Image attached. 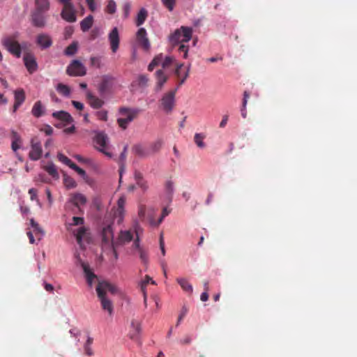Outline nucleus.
Wrapping results in <instances>:
<instances>
[{
	"instance_id": "obj_1",
	"label": "nucleus",
	"mask_w": 357,
	"mask_h": 357,
	"mask_svg": "<svg viewBox=\"0 0 357 357\" xmlns=\"http://www.w3.org/2000/svg\"><path fill=\"white\" fill-rule=\"evenodd\" d=\"M98 297L100 301L102 308L107 311L109 315L113 313V304L110 299L107 296L109 293L115 295L119 292L118 288L114 284L106 280L99 281L96 288Z\"/></svg>"
},
{
	"instance_id": "obj_2",
	"label": "nucleus",
	"mask_w": 357,
	"mask_h": 357,
	"mask_svg": "<svg viewBox=\"0 0 357 357\" xmlns=\"http://www.w3.org/2000/svg\"><path fill=\"white\" fill-rule=\"evenodd\" d=\"M84 223L83 218L75 216L72 218V222L66 225L67 230L75 236L77 244L82 249L84 248V243H89L90 241L89 233L87 232V228L83 226Z\"/></svg>"
},
{
	"instance_id": "obj_3",
	"label": "nucleus",
	"mask_w": 357,
	"mask_h": 357,
	"mask_svg": "<svg viewBox=\"0 0 357 357\" xmlns=\"http://www.w3.org/2000/svg\"><path fill=\"white\" fill-rule=\"evenodd\" d=\"M142 110L139 108L121 107L119 113L123 117L117 119L118 125L120 128L125 130L128 125L137 117Z\"/></svg>"
},
{
	"instance_id": "obj_4",
	"label": "nucleus",
	"mask_w": 357,
	"mask_h": 357,
	"mask_svg": "<svg viewBox=\"0 0 357 357\" xmlns=\"http://www.w3.org/2000/svg\"><path fill=\"white\" fill-rule=\"evenodd\" d=\"M192 29L182 26L171 35L169 40L173 46L188 42L192 38Z\"/></svg>"
},
{
	"instance_id": "obj_5",
	"label": "nucleus",
	"mask_w": 357,
	"mask_h": 357,
	"mask_svg": "<svg viewBox=\"0 0 357 357\" xmlns=\"http://www.w3.org/2000/svg\"><path fill=\"white\" fill-rule=\"evenodd\" d=\"M3 45L7 50L17 58L21 56L22 48L16 40V36H6L2 40Z\"/></svg>"
},
{
	"instance_id": "obj_6",
	"label": "nucleus",
	"mask_w": 357,
	"mask_h": 357,
	"mask_svg": "<svg viewBox=\"0 0 357 357\" xmlns=\"http://www.w3.org/2000/svg\"><path fill=\"white\" fill-rule=\"evenodd\" d=\"M108 137L103 132H97L94 137V142L96 149L108 158H112V154L108 151L107 146Z\"/></svg>"
},
{
	"instance_id": "obj_7",
	"label": "nucleus",
	"mask_w": 357,
	"mask_h": 357,
	"mask_svg": "<svg viewBox=\"0 0 357 357\" xmlns=\"http://www.w3.org/2000/svg\"><path fill=\"white\" fill-rule=\"evenodd\" d=\"M176 91L177 89H175L165 93L160 100L161 107L167 114L172 112L174 107Z\"/></svg>"
},
{
	"instance_id": "obj_8",
	"label": "nucleus",
	"mask_w": 357,
	"mask_h": 357,
	"mask_svg": "<svg viewBox=\"0 0 357 357\" xmlns=\"http://www.w3.org/2000/svg\"><path fill=\"white\" fill-rule=\"evenodd\" d=\"M126 202V197L123 195L121 196L117 201V206L112 210L113 218L119 225L121 224L123 221Z\"/></svg>"
},
{
	"instance_id": "obj_9",
	"label": "nucleus",
	"mask_w": 357,
	"mask_h": 357,
	"mask_svg": "<svg viewBox=\"0 0 357 357\" xmlns=\"http://www.w3.org/2000/svg\"><path fill=\"white\" fill-rule=\"evenodd\" d=\"M102 244L105 246L111 245L113 248L114 251H115L116 242L114 241V233L112 224H108L102 228ZM114 254L115 256L116 257V252H114Z\"/></svg>"
},
{
	"instance_id": "obj_10",
	"label": "nucleus",
	"mask_w": 357,
	"mask_h": 357,
	"mask_svg": "<svg viewBox=\"0 0 357 357\" xmlns=\"http://www.w3.org/2000/svg\"><path fill=\"white\" fill-rule=\"evenodd\" d=\"M76 263L81 266L84 273L87 284L89 287H92L93 282L96 279L97 276L91 270L89 265L82 260L79 254H75Z\"/></svg>"
},
{
	"instance_id": "obj_11",
	"label": "nucleus",
	"mask_w": 357,
	"mask_h": 357,
	"mask_svg": "<svg viewBox=\"0 0 357 357\" xmlns=\"http://www.w3.org/2000/svg\"><path fill=\"white\" fill-rule=\"evenodd\" d=\"M66 73L70 76H84L86 71L84 66L78 60H73L68 66Z\"/></svg>"
},
{
	"instance_id": "obj_12",
	"label": "nucleus",
	"mask_w": 357,
	"mask_h": 357,
	"mask_svg": "<svg viewBox=\"0 0 357 357\" xmlns=\"http://www.w3.org/2000/svg\"><path fill=\"white\" fill-rule=\"evenodd\" d=\"M43 153L42 146L40 140L37 137H33L31 140V150L29 157L32 160H38L40 158Z\"/></svg>"
},
{
	"instance_id": "obj_13",
	"label": "nucleus",
	"mask_w": 357,
	"mask_h": 357,
	"mask_svg": "<svg viewBox=\"0 0 357 357\" xmlns=\"http://www.w3.org/2000/svg\"><path fill=\"white\" fill-rule=\"evenodd\" d=\"M61 17L66 22H75L77 20V17L74 6L71 4L67 5V6H63V9L61 13Z\"/></svg>"
},
{
	"instance_id": "obj_14",
	"label": "nucleus",
	"mask_w": 357,
	"mask_h": 357,
	"mask_svg": "<svg viewBox=\"0 0 357 357\" xmlns=\"http://www.w3.org/2000/svg\"><path fill=\"white\" fill-rule=\"evenodd\" d=\"M31 21L33 26L43 28L46 25V17L44 13L33 10L31 13Z\"/></svg>"
},
{
	"instance_id": "obj_15",
	"label": "nucleus",
	"mask_w": 357,
	"mask_h": 357,
	"mask_svg": "<svg viewBox=\"0 0 357 357\" xmlns=\"http://www.w3.org/2000/svg\"><path fill=\"white\" fill-rule=\"evenodd\" d=\"M24 65L29 73L32 74L38 69V64L34 56L30 53H26L24 55Z\"/></svg>"
},
{
	"instance_id": "obj_16",
	"label": "nucleus",
	"mask_w": 357,
	"mask_h": 357,
	"mask_svg": "<svg viewBox=\"0 0 357 357\" xmlns=\"http://www.w3.org/2000/svg\"><path fill=\"white\" fill-rule=\"evenodd\" d=\"M137 40L144 50H148L150 48L149 40L146 37V31L144 28H140L137 32Z\"/></svg>"
},
{
	"instance_id": "obj_17",
	"label": "nucleus",
	"mask_w": 357,
	"mask_h": 357,
	"mask_svg": "<svg viewBox=\"0 0 357 357\" xmlns=\"http://www.w3.org/2000/svg\"><path fill=\"white\" fill-rule=\"evenodd\" d=\"M109 40L111 45V49L113 52H116L119 46V34L116 27H114L109 33Z\"/></svg>"
},
{
	"instance_id": "obj_18",
	"label": "nucleus",
	"mask_w": 357,
	"mask_h": 357,
	"mask_svg": "<svg viewBox=\"0 0 357 357\" xmlns=\"http://www.w3.org/2000/svg\"><path fill=\"white\" fill-rule=\"evenodd\" d=\"M132 151L135 155L141 158H148L151 155L149 146L141 144L134 145L132 148Z\"/></svg>"
},
{
	"instance_id": "obj_19",
	"label": "nucleus",
	"mask_w": 357,
	"mask_h": 357,
	"mask_svg": "<svg viewBox=\"0 0 357 357\" xmlns=\"http://www.w3.org/2000/svg\"><path fill=\"white\" fill-rule=\"evenodd\" d=\"M36 43L41 49H47L52 46V40L49 35L40 33L36 37Z\"/></svg>"
},
{
	"instance_id": "obj_20",
	"label": "nucleus",
	"mask_w": 357,
	"mask_h": 357,
	"mask_svg": "<svg viewBox=\"0 0 357 357\" xmlns=\"http://www.w3.org/2000/svg\"><path fill=\"white\" fill-rule=\"evenodd\" d=\"M69 202L77 207L79 211H82L79 206L86 204V198L81 193H75L70 196Z\"/></svg>"
},
{
	"instance_id": "obj_21",
	"label": "nucleus",
	"mask_w": 357,
	"mask_h": 357,
	"mask_svg": "<svg viewBox=\"0 0 357 357\" xmlns=\"http://www.w3.org/2000/svg\"><path fill=\"white\" fill-rule=\"evenodd\" d=\"M15 103L13 105V112H15L17 109L25 100V93L22 89H17L14 92Z\"/></svg>"
},
{
	"instance_id": "obj_22",
	"label": "nucleus",
	"mask_w": 357,
	"mask_h": 357,
	"mask_svg": "<svg viewBox=\"0 0 357 357\" xmlns=\"http://www.w3.org/2000/svg\"><path fill=\"white\" fill-rule=\"evenodd\" d=\"M141 331L140 323L136 320H132L131 322V329L129 333L130 338L137 340L139 338Z\"/></svg>"
},
{
	"instance_id": "obj_23",
	"label": "nucleus",
	"mask_w": 357,
	"mask_h": 357,
	"mask_svg": "<svg viewBox=\"0 0 357 357\" xmlns=\"http://www.w3.org/2000/svg\"><path fill=\"white\" fill-rule=\"evenodd\" d=\"M132 234L130 231H121L119 238L115 243V247L118 245L125 244L132 240Z\"/></svg>"
},
{
	"instance_id": "obj_24",
	"label": "nucleus",
	"mask_w": 357,
	"mask_h": 357,
	"mask_svg": "<svg viewBox=\"0 0 357 357\" xmlns=\"http://www.w3.org/2000/svg\"><path fill=\"white\" fill-rule=\"evenodd\" d=\"M86 98L91 107L94 109H99L104 104L103 100L93 96L91 92H87Z\"/></svg>"
},
{
	"instance_id": "obj_25",
	"label": "nucleus",
	"mask_w": 357,
	"mask_h": 357,
	"mask_svg": "<svg viewBox=\"0 0 357 357\" xmlns=\"http://www.w3.org/2000/svg\"><path fill=\"white\" fill-rule=\"evenodd\" d=\"M34 10L44 13L47 12L50 8V2L49 0H34Z\"/></svg>"
},
{
	"instance_id": "obj_26",
	"label": "nucleus",
	"mask_w": 357,
	"mask_h": 357,
	"mask_svg": "<svg viewBox=\"0 0 357 357\" xmlns=\"http://www.w3.org/2000/svg\"><path fill=\"white\" fill-rule=\"evenodd\" d=\"M155 76L157 79L155 87L156 91H160L168 78L162 70H157L155 72Z\"/></svg>"
},
{
	"instance_id": "obj_27",
	"label": "nucleus",
	"mask_w": 357,
	"mask_h": 357,
	"mask_svg": "<svg viewBox=\"0 0 357 357\" xmlns=\"http://www.w3.org/2000/svg\"><path fill=\"white\" fill-rule=\"evenodd\" d=\"M114 78L110 75H104L102 77L101 82L99 84V91L100 93H105L111 86Z\"/></svg>"
},
{
	"instance_id": "obj_28",
	"label": "nucleus",
	"mask_w": 357,
	"mask_h": 357,
	"mask_svg": "<svg viewBox=\"0 0 357 357\" xmlns=\"http://www.w3.org/2000/svg\"><path fill=\"white\" fill-rule=\"evenodd\" d=\"M52 116L54 118H56V119L61 120L64 122H66L68 123H72L73 121V119L71 116V115L69 113L64 112V111H59V112H54L52 114Z\"/></svg>"
},
{
	"instance_id": "obj_29",
	"label": "nucleus",
	"mask_w": 357,
	"mask_h": 357,
	"mask_svg": "<svg viewBox=\"0 0 357 357\" xmlns=\"http://www.w3.org/2000/svg\"><path fill=\"white\" fill-rule=\"evenodd\" d=\"M149 283H151L152 284H155V282L149 275H146L144 278V280L141 283V289L143 291L144 302L145 305H146V300H147L146 288Z\"/></svg>"
},
{
	"instance_id": "obj_30",
	"label": "nucleus",
	"mask_w": 357,
	"mask_h": 357,
	"mask_svg": "<svg viewBox=\"0 0 357 357\" xmlns=\"http://www.w3.org/2000/svg\"><path fill=\"white\" fill-rule=\"evenodd\" d=\"M93 22V17L92 15H89L85 17L80 22V28L82 31L85 32L89 30V29L92 26Z\"/></svg>"
},
{
	"instance_id": "obj_31",
	"label": "nucleus",
	"mask_w": 357,
	"mask_h": 357,
	"mask_svg": "<svg viewBox=\"0 0 357 357\" xmlns=\"http://www.w3.org/2000/svg\"><path fill=\"white\" fill-rule=\"evenodd\" d=\"M176 281L183 291L190 294L192 292V287L185 278H178L176 279Z\"/></svg>"
},
{
	"instance_id": "obj_32",
	"label": "nucleus",
	"mask_w": 357,
	"mask_h": 357,
	"mask_svg": "<svg viewBox=\"0 0 357 357\" xmlns=\"http://www.w3.org/2000/svg\"><path fill=\"white\" fill-rule=\"evenodd\" d=\"M163 145V141L161 139H158L156 141L151 143L149 146V150L151 151V154H154L158 152Z\"/></svg>"
},
{
	"instance_id": "obj_33",
	"label": "nucleus",
	"mask_w": 357,
	"mask_h": 357,
	"mask_svg": "<svg viewBox=\"0 0 357 357\" xmlns=\"http://www.w3.org/2000/svg\"><path fill=\"white\" fill-rule=\"evenodd\" d=\"M148 16L147 10L142 8L140 9L139 12L137 14V20H136V25L141 26L146 20Z\"/></svg>"
},
{
	"instance_id": "obj_34",
	"label": "nucleus",
	"mask_w": 357,
	"mask_h": 357,
	"mask_svg": "<svg viewBox=\"0 0 357 357\" xmlns=\"http://www.w3.org/2000/svg\"><path fill=\"white\" fill-rule=\"evenodd\" d=\"M155 211L153 208H149L146 211V219L149 220L151 225L158 227L160 224H158V221L154 219Z\"/></svg>"
},
{
	"instance_id": "obj_35",
	"label": "nucleus",
	"mask_w": 357,
	"mask_h": 357,
	"mask_svg": "<svg viewBox=\"0 0 357 357\" xmlns=\"http://www.w3.org/2000/svg\"><path fill=\"white\" fill-rule=\"evenodd\" d=\"M31 113L35 117L37 118L43 115V108L40 101H37L36 102H35L32 108Z\"/></svg>"
},
{
	"instance_id": "obj_36",
	"label": "nucleus",
	"mask_w": 357,
	"mask_h": 357,
	"mask_svg": "<svg viewBox=\"0 0 357 357\" xmlns=\"http://www.w3.org/2000/svg\"><path fill=\"white\" fill-rule=\"evenodd\" d=\"M56 91L64 96H69L70 94V89L68 86L59 83L56 86Z\"/></svg>"
},
{
	"instance_id": "obj_37",
	"label": "nucleus",
	"mask_w": 357,
	"mask_h": 357,
	"mask_svg": "<svg viewBox=\"0 0 357 357\" xmlns=\"http://www.w3.org/2000/svg\"><path fill=\"white\" fill-rule=\"evenodd\" d=\"M205 137L206 135L203 133H196L195 135L194 142L198 147L203 149L206 146V144L204 142V139H205Z\"/></svg>"
},
{
	"instance_id": "obj_38",
	"label": "nucleus",
	"mask_w": 357,
	"mask_h": 357,
	"mask_svg": "<svg viewBox=\"0 0 357 357\" xmlns=\"http://www.w3.org/2000/svg\"><path fill=\"white\" fill-rule=\"evenodd\" d=\"M45 170L53 178H58L59 174L57 172L56 166L50 162L44 167Z\"/></svg>"
},
{
	"instance_id": "obj_39",
	"label": "nucleus",
	"mask_w": 357,
	"mask_h": 357,
	"mask_svg": "<svg viewBox=\"0 0 357 357\" xmlns=\"http://www.w3.org/2000/svg\"><path fill=\"white\" fill-rule=\"evenodd\" d=\"M250 98V93L247 91L243 93V107L241 109V115L243 118H246L247 112H246V106L248 103V100Z\"/></svg>"
},
{
	"instance_id": "obj_40",
	"label": "nucleus",
	"mask_w": 357,
	"mask_h": 357,
	"mask_svg": "<svg viewBox=\"0 0 357 357\" xmlns=\"http://www.w3.org/2000/svg\"><path fill=\"white\" fill-rule=\"evenodd\" d=\"M77 43L76 42H73L66 48L65 54L68 56H73L77 52Z\"/></svg>"
},
{
	"instance_id": "obj_41",
	"label": "nucleus",
	"mask_w": 357,
	"mask_h": 357,
	"mask_svg": "<svg viewBox=\"0 0 357 357\" xmlns=\"http://www.w3.org/2000/svg\"><path fill=\"white\" fill-rule=\"evenodd\" d=\"M116 10V4L114 0H108L107 5L105 7V12L109 14H114Z\"/></svg>"
},
{
	"instance_id": "obj_42",
	"label": "nucleus",
	"mask_w": 357,
	"mask_h": 357,
	"mask_svg": "<svg viewBox=\"0 0 357 357\" xmlns=\"http://www.w3.org/2000/svg\"><path fill=\"white\" fill-rule=\"evenodd\" d=\"M63 183L68 189L74 188L77 186L75 181L70 176H65Z\"/></svg>"
},
{
	"instance_id": "obj_43",
	"label": "nucleus",
	"mask_w": 357,
	"mask_h": 357,
	"mask_svg": "<svg viewBox=\"0 0 357 357\" xmlns=\"http://www.w3.org/2000/svg\"><path fill=\"white\" fill-rule=\"evenodd\" d=\"M162 61V56L161 54L155 56L153 59V61L149 63V65L148 66V70L149 71H152L154 69V68L155 66H157L158 65H159V63Z\"/></svg>"
},
{
	"instance_id": "obj_44",
	"label": "nucleus",
	"mask_w": 357,
	"mask_h": 357,
	"mask_svg": "<svg viewBox=\"0 0 357 357\" xmlns=\"http://www.w3.org/2000/svg\"><path fill=\"white\" fill-rule=\"evenodd\" d=\"M30 225L33 228V232L36 235L40 234V236H43L44 234L43 229L33 219L30 220Z\"/></svg>"
},
{
	"instance_id": "obj_45",
	"label": "nucleus",
	"mask_w": 357,
	"mask_h": 357,
	"mask_svg": "<svg viewBox=\"0 0 357 357\" xmlns=\"http://www.w3.org/2000/svg\"><path fill=\"white\" fill-rule=\"evenodd\" d=\"M58 160L63 162V164L66 165L69 167H72V165H74V162L71 161L68 157L64 155L63 154L59 153L57 155Z\"/></svg>"
},
{
	"instance_id": "obj_46",
	"label": "nucleus",
	"mask_w": 357,
	"mask_h": 357,
	"mask_svg": "<svg viewBox=\"0 0 357 357\" xmlns=\"http://www.w3.org/2000/svg\"><path fill=\"white\" fill-rule=\"evenodd\" d=\"M146 208L144 205H140L138 210V216L142 222L146 220Z\"/></svg>"
},
{
	"instance_id": "obj_47",
	"label": "nucleus",
	"mask_w": 357,
	"mask_h": 357,
	"mask_svg": "<svg viewBox=\"0 0 357 357\" xmlns=\"http://www.w3.org/2000/svg\"><path fill=\"white\" fill-rule=\"evenodd\" d=\"M91 66L97 68L102 67L101 57L100 56H91L90 59Z\"/></svg>"
},
{
	"instance_id": "obj_48",
	"label": "nucleus",
	"mask_w": 357,
	"mask_h": 357,
	"mask_svg": "<svg viewBox=\"0 0 357 357\" xmlns=\"http://www.w3.org/2000/svg\"><path fill=\"white\" fill-rule=\"evenodd\" d=\"M176 0H162L163 5L169 10L172 11L174 8Z\"/></svg>"
},
{
	"instance_id": "obj_49",
	"label": "nucleus",
	"mask_w": 357,
	"mask_h": 357,
	"mask_svg": "<svg viewBox=\"0 0 357 357\" xmlns=\"http://www.w3.org/2000/svg\"><path fill=\"white\" fill-rule=\"evenodd\" d=\"M139 258L144 264H146L149 261L148 254L146 250H144L143 248L139 249L138 251Z\"/></svg>"
},
{
	"instance_id": "obj_50",
	"label": "nucleus",
	"mask_w": 357,
	"mask_h": 357,
	"mask_svg": "<svg viewBox=\"0 0 357 357\" xmlns=\"http://www.w3.org/2000/svg\"><path fill=\"white\" fill-rule=\"evenodd\" d=\"M149 79L145 75H140L137 78L138 85L140 86H146Z\"/></svg>"
},
{
	"instance_id": "obj_51",
	"label": "nucleus",
	"mask_w": 357,
	"mask_h": 357,
	"mask_svg": "<svg viewBox=\"0 0 357 357\" xmlns=\"http://www.w3.org/2000/svg\"><path fill=\"white\" fill-rule=\"evenodd\" d=\"M178 50L179 52L183 53V59L188 58V50H189V47L188 45H185V44H180Z\"/></svg>"
},
{
	"instance_id": "obj_52",
	"label": "nucleus",
	"mask_w": 357,
	"mask_h": 357,
	"mask_svg": "<svg viewBox=\"0 0 357 357\" xmlns=\"http://www.w3.org/2000/svg\"><path fill=\"white\" fill-rule=\"evenodd\" d=\"M70 168L75 170L79 175H80L83 178H85L86 176V172L83 169L78 167L76 164L74 163V165H72V167Z\"/></svg>"
},
{
	"instance_id": "obj_53",
	"label": "nucleus",
	"mask_w": 357,
	"mask_h": 357,
	"mask_svg": "<svg viewBox=\"0 0 357 357\" xmlns=\"http://www.w3.org/2000/svg\"><path fill=\"white\" fill-rule=\"evenodd\" d=\"M139 226L138 225H137L136 229H135V232L137 234V238L134 241L133 247L135 248H136L137 250V251H139V249H142V248L140 246L139 239V236H138V231H139Z\"/></svg>"
},
{
	"instance_id": "obj_54",
	"label": "nucleus",
	"mask_w": 357,
	"mask_h": 357,
	"mask_svg": "<svg viewBox=\"0 0 357 357\" xmlns=\"http://www.w3.org/2000/svg\"><path fill=\"white\" fill-rule=\"evenodd\" d=\"M174 60V59L172 56H166L162 63V68L169 67L173 63Z\"/></svg>"
},
{
	"instance_id": "obj_55",
	"label": "nucleus",
	"mask_w": 357,
	"mask_h": 357,
	"mask_svg": "<svg viewBox=\"0 0 357 357\" xmlns=\"http://www.w3.org/2000/svg\"><path fill=\"white\" fill-rule=\"evenodd\" d=\"M170 213V210L167 209V208H164L162 211V214L160 218L158 220V224H161L163 221L164 218L167 216Z\"/></svg>"
},
{
	"instance_id": "obj_56",
	"label": "nucleus",
	"mask_w": 357,
	"mask_h": 357,
	"mask_svg": "<svg viewBox=\"0 0 357 357\" xmlns=\"http://www.w3.org/2000/svg\"><path fill=\"white\" fill-rule=\"evenodd\" d=\"M91 346V344H88L86 343H85L84 346V353L86 355L89 356H91L93 355V351Z\"/></svg>"
},
{
	"instance_id": "obj_57",
	"label": "nucleus",
	"mask_w": 357,
	"mask_h": 357,
	"mask_svg": "<svg viewBox=\"0 0 357 357\" xmlns=\"http://www.w3.org/2000/svg\"><path fill=\"white\" fill-rule=\"evenodd\" d=\"M188 312V309L185 307H183L181 314L178 316L176 326H178L181 320L185 317Z\"/></svg>"
},
{
	"instance_id": "obj_58",
	"label": "nucleus",
	"mask_w": 357,
	"mask_h": 357,
	"mask_svg": "<svg viewBox=\"0 0 357 357\" xmlns=\"http://www.w3.org/2000/svg\"><path fill=\"white\" fill-rule=\"evenodd\" d=\"M190 64L188 66L187 68V70L184 74V79H180L179 82H178V86H177V89L178 88L181 86L184 82L186 80V79L189 76V72H190Z\"/></svg>"
},
{
	"instance_id": "obj_59",
	"label": "nucleus",
	"mask_w": 357,
	"mask_h": 357,
	"mask_svg": "<svg viewBox=\"0 0 357 357\" xmlns=\"http://www.w3.org/2000/svg\"><path fill=\"white\" fill-rule=\"evenodd\" d=\"M96 115L100 120L107 121V113L105 111H99L96 113Z\"/></svg>"
},
{
	"instance_id": "obj_60",
	"label": "nucleus",
	"mask_w": 357,
	"mask_h": 357,
	"mask_svg": "<svg viewBox=\"0 0 357 357\" xmlns=\"http://www.w3.org/2000/svg\"><path fill=\"white\" fill-rule=\"evenodd\" d=\"M183 63L177 64L176 68L174 72L176 77L179 79H184V76L181 77V69L183 67Z\"/></svg>"
},
{
	"instance_id": "obj_61",
	"label": "nucleus",
	"mask_w": 357,
	"mask_h": 357,
	"mask_svg": "<svg viewBox=\"0 0 357 357\" xmlns=\"http://www.w3.org/2000/svg\"><path fill=\"white\" fill-rule=\"evenodd\" d=\"M11 137L12 142H19V143H21L22 142L20 136L14 130L11 132Z\"/></svg>"
},
{
	"instance_id": "obj_62",
	"label": "nucleus",
	"mask_w": 357,
	"mask_h": 357,
	"mask_svg": "<svg viewBox=\"0 0 357 357\" xmlns=\"http://www.w3.org/2000/svg\"><path fill=\"white\" fill-rule=\"evenodd\" d=\"M128 145H126L123 148L122 153L120 155L119 160L121 162H123L126 160V155H127Z\"/></svg>"
},
{
	"instance_id": "obj_63",
	"label": "nucleus",
	"mask_w": 357,
	"mask_h": 357,
	"mask_svg": "<svg viewBox=\"0 0 357 357\" xmlns=\"http://www.w3.org/2000/svg\"><path fill=\"white\" fill-rule=\"evenodd\" d=\"M123 9V13H124V16L126 18H127L130 13V4L129 3H125Z\"/></svg>"
},
{
	"instance_id": "obj_64",
	"label": "nucleus",
	"mask_w": 357,
	"mask_h": 357,
	"mask_svg": "<svg viewBox=\"0 0 357 357\" xmlns=\"http://www.w3.org/2000/svg\"><path fill=\"white\" fill-rule=\"evenodd\" d=\"M86 3L89 6V8L92 11L94 12L96 9V3L94 0H86Z\"/></svg>"
}]
</instances>
